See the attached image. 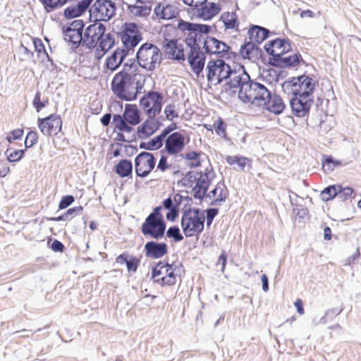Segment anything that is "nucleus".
<instances>
[{"label": "nucleus", "instance_id": "obj_53", "mask_svg": "<svg viewBox=\"0 0 361 361\" xmlns=\"http://www.w3.org/2000/svg\"><path fill=\"white\" fill-rule=\"evenodd\" d=\"M182 214H185L188 216L189 215L196 218H200L202 221H205L204 210L202 211L197 207L188 206V207L182 209Z\"/></svg>", "mask_w": 361, "mask_h": 361}, {"label": "nucleus", "instance_id": "obj_4", "mask_svg": "<svg viewBox=\"0 0 361 361\" xmlns=\"http://www.w3.org/2000/svg\"><path fill=\"white\" fill-rule=\"evenodd\" d=\"M317 82L312 78L305 74L296 77L289 78L283 82V91L288 95L290 92H295L298 95H302L305 97H310L315 91Z\"/></svg>", "mask_w": 361, "mask_h": 361}, {"label": "nucleus", "instance_id": "obj_50", "mask_svg": "<svg viewBox=\"0 0 361 361\" xmlns=\"http://www.w3.org/2000/svg\"><path fill=\"white\" fill-rule=\"evenodd\" d=\"M26 149H15L13 152L9 153V149L5 152L6 159L10 163H15L20 161L25 155Z\"/></svg>", "mask_w": 361, "mask_h": 361}, {"label": "nucleus", "instance_id": "obj_8", "mask_svg": "<svg viewBox=\"0 0 361 361\" xmlns=\"http://www.w3.org/2000/svg\"><path fill=\"white\" fill-rule=\"evenodd\" d=\"M116 6L112 0H96L88 8L90 20L93 23L107 22L116 13Z\"/></svg>", "mask_w": 361, "mask_h": 361}, {"label": "nucleus", "instance_id": "obj_30", "mask_svg": "<svg viewBox=\"0 0 361 361\" xmlns=\"http://www.w3.org/2000/svg\"><path fill=\"white\" fill-rule=\"evenodd\" d=\"M140 258L124 252L116 258V262L121 265L125 264L129 273H135L140 266Z\"/></svg>", "mask_w": 361, "mask_h": 361}, {"label": "nucleus", "instance_id": "obj_22", "mask_svg": "<svg viewBox=\"0 0 361 361\" xmlns=\"http://www.w3.org/2000/svg\"><path fill=\"white\" fill-rule=\"evenodd\" d=\"M188 47L190 49L188 54V63L196 76L200 77L205 65V53L201 50L200 44Z\"/></svg>", "mask_w": 361, "mask_h": 361}, {"label": "nucleus", "instance_id": "obj_37", "mask_svg": "<svg viewBox=\"0 0 361 361\" xmlns=\"http://www.w3.org/2000/svg\"><path fill=\"white\" fill-rule=\"evenodd\" d=\"M220 20L224 23L226 30L238 29L239 20L235 12H224L221 15Z\"/></svg>", "mask_w": 361, "mask_h": 361}, {"label": "nucleus", "instance_id": "obj_3", "mask_svg": "<svg viewBox=\"0 0 361 361\" xmlns=\"http://www.w3.org/2000/svg\"><path fill=\"white\" fill-rule=\"evenodd\" d=\"M136 77H137L136 73L133 75H130L129 73L120 71L115 74L111 80V89L112 92L123 101L131 102L135 100L136 93H132L130 87L133 86Z\"/></svg>", "mask_w": 361, "mask_h": 361}, {"label": "nucleus", "instance_id": "obj_7", "mask_svg": "<svg viewBox=\"0 0 361 361\" xmlns=\"http://www.w3.org/2000/svg\"><path fill=\"white\" fill-rule=\"evenodd\" d=\"M164 40L162 42L163 50L170 60L184 61L185 60L183 44L178 42L176 38L169 39L166 32H173L176 30L174 25L167 24L163 28Z\"/></svg>", "mask_w": 361, "mask_h": 361}, {"label": "nucleus", "instance_id": "obj_47", "mask_svg": "<svg viewBox=\"0 0 361 361\" xmlns=\"http://www.w3.org/2000/svg\"><path fill=\"white\" fill-rule=\"evenodd\" d=\"M128 11L137 16H145L150 13L151 8L147 6H137L135 4H128Z\"/></svg>", "mask_w": 361, "mask_h": 361}, {"label": "nucleus", "instance_id": "obj_39", "mask_svg": "<svg viewBox=\"0 0 361 361\" xmlns=\"http://www.w3.org/2000/svg\"><path fill=\"white\" fill-rule=\"evenodd\" d=\"M226 163L231 166L236 164L238 168L245 171V166L247 165L249 168L251 167V161L247 157L235 155V156H226L225 158Z\"/></svg>", "mask_w": 361, "mask_h": 361}, {"label": "nucleus", "instance_id": "obj_21", "mask_svg": "<svg viewBox=\"0 0 361 361\" xmlns=\"http://www.w3.org/2000/svg\"><path fill=\"white\" fill-rule=\"evenodd\" d=\"M290 106L292 113L298 118L307 116L313 104V99L298 95L295 92H290Z\"/></svg>", "mask_w": 361, "mask_h": 361}, {"label": "nucleus", "instance_id": "obj_9", "mask_svg": "<svg viewBox=\"0 0 361 361\" xmlns=\"http://www.w3.org/2000/svg\"><path fill=\"white\" fill-rule=\"evenodd\" d=\"M270 93L271 91L264 84L251 79L248 82L246 92H244L240 100L244 104L259 107Z\"/></svg>", "mask_w": 361, "mask_h": 361}, {"label": "nucleus", "instance_id": "obj_11", "mask_svg": "<svg viewBox=\"0 0 361 361\" xmlns=\"http://www.w3.org/2000/svg\"><path fill=\"white\" fill-rule=\"evenodd\" d=\"M118 34L123 45V48L121 49H126L128 55L142 39L138 27L135 23H125L123 25L122 30Z\"/></svg>", "mask_w": 361, "mask_h": 361}, {"label": "nucleus", "instance_id": "obj_14", "mask_svg": "<svg viewBox=\"0 0 361 361\" xmlns=\"http://www.w3.org/2000/svg\"><path fill=\"white\" fill-rule=\"evenodd\" d=\"M166 228L164 219L149 214L141 226V232L145 236H149L157 240L164 236Z\"/></svg>", "mask_w": 361, "mask_h": 361}, {"label": "nucleus", "instance_id": "obj_2", "mask_svg": "<svg viewBox=\"0 0 361 361\" xmlns=\"http://www.w3.org/2000/svg\"><path fill=\"white\" fill-rule=\"evenodd\" d=\"M176 29L185 37L187 47L200 44L204 35L212 32V26L207 24L196 23L178 18Z\"/></svg>", "mask_w": 361, "mask_h": 361}, {"label": "nucleus", "instance_id": "obj_38", "mask_svg": "<svg viewBox=\"0 0 361 361\" xmlns=\"http://www.w3.org/2000/svg\"><path fill=\"white\" fill-rule=\"evenodd\" d=\"M83 207L82 206L73 207L68 209L63 214L54 216V217H47V220L49 221H61L71 220L73 216L80 215L82 214Z\"/></svg>", "mask_w": 361, "mask_h": 361}, {"label": "nucleus", "instance_id": "obj_60", "mask_svg": "<svg viewBox=\"0 0 361 361\" xmlns=\"http://www.w3.org/2000/svg\"><path fill=\"white\" fill-rule=\"evenodd\" d=\"M38 141V135L36 131L30 130L26 135L25 140V149L31 148L32 146L36 145Z\"/></svg>", "mask_w": 361, "mask_h": 361}, {"label": "nucleus", "instance_id": "obj_31", "mask_svg": "<svg viewBox=\"0 0 361 361\" xmlns=\"http://www.w3.org/2000/svg\"><path fill=\"white\" fill-rule=\"evenodd\" d=\"M215 44V48L213 51V55L218 56L220 59H225L226 60H236L238 59V54L235 51L231 50V47L224 42L217 39Z\"/></svg>", "mask_w": 361, "mask_h": 361}, {"label": "nucleus", "instance_id": "obj_20", "mask_svg": "<svg viewBox=\"0 0 361 361\" xmlns=\"http://www.w3.org/2000/svg\"><path fill=\"white\" fill-rule=\"evenodd\" d=\"M204 223L205 221H202L200 218L182 214L180 226L183 235L186 238L198 237L204 231Z\"/></svg>", "mask_w": 361, "mask_h": 361}, {"label": "nucleus", "instance_id": "obj_64", "mask_svg": "<svg viewBox=\"0 0 361 361\" xmlns=\"http://www.w3.org/2000/svg\"><path fill=\"white\" fill-rule=\"evenodd\" d=\"M197 173L198 176L202 177L203 178L206 180H209V181H212L214 178L216 177V173L213 169V167L211 164L207 166L204 172L202 171H197Z\"/></svg>", "mask_w": 361, "mask_h": 361}, {"label": "nucleus", "instance_id": "obj_12", "mask_svg": "<svg viewBox=\"0 0 361 361\" xmlns=\"http://www.w3.org/2000/svg\"><path fill=\"white\" fill-rule=\"evenodd\" d=\"M84 27L85 23L82 20H74L62 27L64 39L71 44V48L74 50L82 44Z\"/></svg>", "mask_w": 361, "mask_h": 361}, {"label": "nucleus", "instance_id": "obj_25", "mask_svg": "<svg viewBox=\"0 0 361 361\" xmlns=\"http://www.w3.org/2000/svg\"><path fill=\"white\" fill-rule=\"evenodd\" d=\"M169 247L164 242L150 240L144 245V252L146 257L157 259L163 257L168 253Z\"/></svg>", "mask_w": 361, "mask_h": 361}, {"label": "nucleus", "instance_id": "obj_17", "mask_svg": "<svg viewBox=\"0 0 361 361\" xmlns=\"http://www.w3.org/2000/svg\"><path fill=\"white\" fill-rule=\"evenodd\" d=\"M62 119L60 115L51 114L44 118H38L37 126L45 136L57 135L62 129Z\"/></svg>", "mask_w": 361, "mask_h": 361}, {"label": "nucleus", "instance_id": "obj_5", "mask_svg": "<svg viewBox=\"0 0 361 361\" xmlns=\"http://www.w3.org/2000/svg\"><path fill=\"white\" fill-rule=\"evenodd\" d=\"M233 71L234 72L232 73L231 78L223 85V89L226 93L233 95L235 94L236 91L232 90L239 88L238 97L240 99L244 92H246V88L251 78L245 66L242 64L235 66Z\"/></svg>", "mask_w": 361, "mask_h": 361}, {"label": "nucleus", "instance_id": "obj_63", "mask_svg": "<svg viewBox=\"0 0 361 361\" xmlns=\"http://www.w3.org/2000/svg\"><path fill=\"white\" fill-rule=\"evenodd\" d=\"M23 129L17 128L10 131L6 137V140L9 142L12 143L14 140H20L23 135Z\"/></svg>", "mask_w": 361, "mask_h": 361}, {"label": "nucleus", "instance_id": "obj_36", "mask_svg": "<svg viewBox=\"0 0 361 361\" xmlns=\"http://www.w3.org/2000/svg\"><path fill=\"white\" fill-rule=\"evenodd\" d=\"M115 172L122 178H131L133 173L132 161L127 159L120 160L115 166Z\"/></svg>", "mask_w": 361, "mask_h": 361}, {"label": "nucleus", "instance_id": "obj_18", "mask_svg": "<svg viewBox=\"0 0 361 361\" xmlns=\"http://www.w3.org/2000/svg\"><path fill=\"white\" fill-rule=\"evenodd\" d=\"M185 136L179 131L171 133L165 138L164 148L161 149L164 152H166L169 156H179L185 147Z\"/></svg>", "mask_w": 361, "mask_h": 361}, {"label": "nucleus", "instance_id": "obj_44", "mask_svg": "<svg viewBox=\"0 0 361 361\" xmlns=\"http://www.w3.org/2000/svg\"><path fill=\"white\" fill-rule=\"evenodd\" d=\"M115 45V39L113 35L110 32L104 34L102 37L100 38L98 42L97 46L102 50L109 51Z\"/></svg>", "mask_w": 361, "mask_h": 361}, {"label": "nucleus", "instance_id": "obj_40", "mask_svg": "<svg viewBox=\"0 0 361 361\" xmlns=\"http://www.w3.org/2000/svg\"><path fill=\"white\" fill-rule=\"evenodd\" d=\"M112 118V123L114 125V132L118 130L120 132L131 133L133 130V127L134 126H130L128 122L121 119L119 114H114Z\"/></svg>", "mask_w": 361, "mask_h": 361}, {"label": "nucleus", "instance_id": "obj_33", "mask_svg": "<svg viewBox=\"0 0 361 361\" xmlns=\"http://www.w3.org/2000/svg\"><path fill=\"white\" fill-rule=\"evenodd\" d=\"M221 185L225 186L224 183L219 182L214 188L209 192H206L205 198L212 199L209 205H221V204L226 201L227 194L224 192V190L221 188Z\"/></svg>", "mask_w": 361, "mask_h": 361}, {"label": "nucleus", "instance_id": "obj_24", "mask_svg": "<svg viewBox=\"0 0 361 361\" xmlns=\"http://www.w3.org/2000/svg\"><path fill=\"white\" fill-rule=\"evenodd\" d=\"M261 104V106H259V108L275 115L282 114L286 109V104H284L281 97L276 93H272L271 92L270 95L267 97Z\"/></svg>", "mask_w": 361, "mask_h": 361}, {"label": "nucleus", "instance_id": "obj_59", "mask_svg": "<svg viewBox=\"0 0 361 361\" xmlns=\"http://www.w3.org/2000/svg\"><path fill=\"white\" fill-rule=\"evenodd\" d=\"M33 45L35 47V51L37 52L38 54H40L42 52L46 56L47 61L52 63L51 58L49 56L47 51L45 49L43 42L39 38H33Z\"/></svg>", "mask_w": 361, "mask_h": 361}, {"label": "nucleus", "instance_id": "obj_13", "mask_svg": "<svg viewBox=\"0 0 361 361\" xmlns=\"http://www.w3.org/2000/svg\"><path fill=\"white\" fill-rule=\"evenodd\" d=\"M286 54L277 53L274 57H269L267 65L279 68H297L300 64H307L299 51L285 56Z\"/></svg>", "mask_w": 361, "mask_h": 361}, {"label": "nucleus", "instance_id": "obj_48", "mask_svg": "<svg viewBox=\"0 0 361 361\" xmlns=\"http://www.w3.org/2000/svg\"><path fill=\"white\" fill-rule=\"evenodd\" d=\"M343 310V308L342 307L340 309L334 307L327 310L324 315L319 319V323L326 324L328 322L332 321L335 317L339 315Z\"/></svg>", "mask_w": 361, "mask_h": 361}, {"label": "nucleus", "instance_id": "obj_15", "mask_svg": "<svg viewBox=\"0 0 361 361\" xmlns=\"http://www.w3.org/2000/svg\"><path fill=\"white\" fill-rule=\"evenodd\" d=\"M134 163L137 176L145 178L154 169L156 158L152 153L143 151L135 157Z\"/></svg>", "mask_w": 361, "mask_h": 361}, {"label": "nucleus", "instance_id": "obj_49", "mask_svg": "<svg viewBox=\"0 0 361 361\" xmlns=\"http://www.w3.org/2000/svg\"><path fill=\"white\" fill-rule=\"evenodd\" d=\"M165 232L166 237L173 239L176 243L180 242L183 240V235L181 233L177 225L170 226Z\"/></svg>", "mask_w": 361, "mask_h": 361}, {"label": "nucleus", "instance_id": "obj_35", "mask_svg": "<svg viewBox=\"0 0 361 361\" xmlns=\"http://www.w3.org/2000/svg\"><path fill=\"white\" fill-rule=\"evenodd\" d=\"M163 207L168 210L166 218L171 222H174L178 217L180 207L173 202L171 195L162 201Z\"/></svg>", "mask_w": 361, "mask_h": 361}, {"label": "nucleus", "instance_id": "obj_34", "mask_svg": "<svg viewBox=\"0 0 361 361\" xmlns=\"http://www.w3.org/2000/svg\"><path fill=\"white\" fill-rule=\"evenodd\" d=\"M221 11V6L214 2L207 3L200 6V15L204 20H210Z\"/></svg>", "mask_w": 361, "mask_h": 361}, {"label": "nucleus", "instance_id": "obj_51", "mask_svg": "<svg viewBox=\"0 0 361 361\" xmlns=\"http://www.w3.org/2000/svg\"><path fill=\"white\" fill-rule=\"evenodd\" d=\"M202 2V0H197L195 2V4L188 8L187 12L191 20L195 19H202V16L200 15V6L205 4Z\"/></svg>", "mask_w": 361, "mask_h": 361}, {"label": "nucleus", "instance_id": "obj_23", "mask_svg": "<svg viewBox=\"0 0 361 361\" xmlns=\"http://www.w3.org/2000/svg\"><path fill=\"white\" fill-rule=\"evenodd\" d=\"M264 49L270 57H274L277 53L287 54L292 50L291 42L288 38L278 37L268 41Z\"/></svg>", "mask_w": 361, "mask_h": 361}, {"label": "nucleus", "instance_id": "obj_55", "mask_svg": "<svg viewBox=\"0 0 361 361\" xmlns=\"http://www.w3.org/2000/svg\"><path fill=\"white\" fill-rule=\"evenodd\" d=\"M184 271V269L182 264L180 265H174L173 269L167 273L166 278L170 283L173 286L176 283V277L177 276H180L181 272Z\"/></svg>", "mask_w": 361, "mask_h": 361}, {"label": "nucleus", "instance_id": "obj_19", "mask_svg": "<svg viewBox=\"0 0 361 361\" xmlns=\"http://www.w3.org/2000/svg\"><path fill=\"white\" fill-rule=\"evenodd\" d=\"M238 58L240 56L243 59L249 60L252 62L261 61L262 63L267 65V60L263 50L252 42L245 40L239 49Z\"/></svg>", "mask_w": 361, "mask_h": 361}, {"label": "nucleus", "instance_id": "obj_28", "mask_svg": "<svg viewBox=\"0 0 361 361\" xmlns=\"http://www.w3.org/2000/svg\"><path fill=\"white\" fill-rule=\"evenodd\" d=\"M247 34L249 35V41L256 43L259 46L271 36V32L264 27L251 25L248 29Z\"/></svg>", "mask_w": 361, "mask_h": 361}, {"label": "nucleus", "instance_id": "obj_58", "mask_svg": "<svg viewBox=\"0 0 361 361\" xmlns=\"http://www.w3.org/2000/svg\"><path fill=\"white\" fill-rule=\"evenodd\" d=\"M49 103L48 99L42 101L41 93L37 91L32 101V105L35 107L37 112H39L43 108H44Z\"/></svg>", "mask_w": 361, "mask_h": 361}, {"label": "nucleus", "instance_id": "obj_57", "mask_svg": "<svg viewBox=\"0 0 361 361\" xmlns=\"http://www.w3.org/2000/svg\"><path fill=\"white\" fill-rule=\"evenodd\" d=\"M163 150H160V159L157 166V170H160L161 172L166 171L170 169L171 165L168 163V154L166 152L163 153Z\"/></svg>", "mask_w": 361, "mask_h": 361}, {"label": "nucleus", "instance_id": "obj_16", "mask_svg": "<svg viewBox=\"0 0 361 361\" xmlns=\"http://www.w3.org/2000/svg\"><path fill=\"white\" fill-rule=\"evenodd\" d=\"M106 26L101 23H93L89 25L84 31L82 44L88 49L97 46L98 42L106 32Z\"/></svg>", "mask_w": 361, "mask_h": 361}, {"label": "nucleus", "instance_id": "obj_6", "mask_svg": "<svg viewBox=\"0 0 361 361\" xmlns=\"http://www.w3.org/2000/svg\"><path fill=\"white\" fill-rule=\"evenodd\" d=\"M161 56L160 49L155 44L145 42L138 49L136 60L141 68L152 71L156 68L157 63H161Z\"/></svg>", "mask_w": 361, "mask_h": 361}, {"label": "nucleus", "instance_id": "obj_32", "mask_svg": "<svg viewBox=\"0 0 361 361\" xmlns=\"http://www.w3.org/2000/svg\"><path fill=\"white\" fill-rule=\"evenodd\" d=\"M212 182L198 176L192 188V196L196 200L202 201L205 198L206 192H208Z\"/></svg>", "mask_w": 361, "mask_h": 361}, {"label": "nucleus", "instance_id": "obj_27", "mask_svg": "<svg viewBox=\"0 0 361 361\" xmlns=\"http://www.w3.org/2000/svg\"><path fill=\"white\" fill-rule=\"evenodd\" d=\"M93 0H81L76 5L66 8L63 16L66 19H73L82 16L92 4Z\"/></svg>", "mask_w": 361, "mask_h": 361}, {"label": "nucleus", "instance_id": "obj_54", "mask_svg": "<svg viewBox=\"0 0 361 361\" xmlns=\"http://www.w3.org/2000/svg\"><path fill=\"white\" fill-rule=\"evenodd\" d=\"M226 123L224 122V119L221 117L214 121L213 124V127L215 130L216 133L221 136V137H226Z\"/></svg>", "mask_w": 361, "mask_h": 361}, {"label": "nucleus", "instance_id": "obj_29", "mask_svg": "<svg viewBox=\"0 0 361 361\" xmlns=\"http://www.w3.org/2000/svg\"><path fill=\"white\" fill-rule=\"evenodd\" d=\"M141 113L136 104H126L124 111L120 117L130 126H137L141 122Z\"/></svg>", "mask_w": 361, "mask_h": 361}, {"label": "nucleus", "instance_id": "obj_10", "mask_svg": "<svg viewBox=\"0 0 361 361\" xmlns=\"http://www.w3.org/2000/svg\"><path fill=\"white\" fill-rule=\"evenodd\" d=\"M233 69L231 66L222 59L216 60L211 59L207 65V79L208 82H212L214 77H217L216 84H221L224 80H227L232 75Z\"/></svg>", "mask_w": 361, "mask_h": 361}, {"label": "nucleus", "instance_id": "obj_46", "mask_svg": "<svg viewBox=\"0 0 361 361\" xmlns=\"http://www.w3.org/2000/svg\"><path fill=\"white\" fill-rule=\"evenodd\" d=\"M197 176L198 174L197 173V171H190L187 172L184 175V176L178 181V185H180L182 186L188 188H192L193 184L197 180Z\"/></svg>", "mask_w": 361, "mask_h": 361}, {"label": "nucleus", "instance_id": "obj_26", "mask_svg": "<svg viewBox=\"0 0 361 361\" xmlns=\"http://www.w3.org/2000/svg\"><path fill=\"white\" fill-rule=\"evenodd\" d=\"M128 56V52L126 49L118 47L106 59L104 67L111 71H115L120 67Z\"/></svg>", "mask_w": 361, "mask_h": 361}, {"label": "nucleus", "instance_id": "obj_43", "mask_svg": "<svg viewBox=\"0 0 361 361\" xmlns=\"http://www.w3.org/2000/svg\"><path fill=\"white\" fill-rule=\"evenodd\" d=\"M338 190L340 191H338L337 197L341 202L351 201L356 196L355 191L350 187H343L342 185L338 184Z\"/></svg>", "mask_w": 361, "mask_h": 361}, {"label": "nucleus", "instance_id": "obj_61", "mask_svg": "<svg viewBox=\"0 0 361 361\" xmlns=\"http://www.w3.org/2000/svg\"><path fill=\"white\" fill-rule=\"evenodd\" d=\"M219 212V209L217 207H211L204 210V214H206L205 221L208 227L212 225L214 219L218 215Z\"/></svg>", "mask_w": 361, "mask_h": 361}, {"label": "nucleus", "instance_id": "obj_1", "mask_svg": "<svg viewBox=\"0 0 361 361\" xmlns=\"http://www.w3.org/2000/svg\"><path fill=\"white\" fill-rule=\"evenodd\" d=\"M163 95L158 91L149 90L140 99V105L147 116V119L137 128L140 139H146L154 135L162 126L156 118L162 109Z\"/></svg>", "mask_w": 361, "mask_h": 361}, {"label": "nucleus", "instance_id": "obj_56", "mask_svg": "<svg viewBox=\"0 0 361 361\" xmlns=\"http://www.w3.org/2000/svg\"><path fill=\"white\" fill-rule=\"evenodd\" d=\"M204 39L203 49L205 54L213 55V51L215 48V44L217 38L211 36H207Z\"/></svg>", "mask_w": 361, "mask_h": 361}, {"label": "nucleus", "instance_id": "obj_52", "mask_svg": "<svg viewBox=\"0 0 361 361\" xmlns=\"http://www.w3.org/2000/svg\"><path fill=\"white\" fill-rule=\"evenodd\" d=\"M179 15V9L175 6L167 4L162 9V19L169 20L176 18Z\"/></svg>", "mask_w": 361, "mask_h": 361}, {"label": "nucleus", "instance_id": "obj_41", "mask_svg": "<svg viewBox=\"0 0 361 361\" xmlns=\"http://www.w3.org/2000/svg\"><path fill=\"white\" fill-rule=\"evenodd\" d=\"M188 190H181L180 193H176L172 197L173 202L176 205L180 207L183 202H185L183 208H186L188 206H192L193 204L192 198L188 195Z\"/></svg>", "mask_w": 361, "mask_h": 361}, {"label": "nucleus", "instance_id": "obj_62", "mask_svg": "<svg viewBox=\"0 0 361 361\" xmlns=\"http://www.w3.org/2000/svg\"><path fill=\"white\" fill-rule=\"evenodd\" d=\"M151 145H152V149L153 150H158L161 149V147L163 145H164L165 142V137L160 133L153 138H152L150 140Z\"/></svg>", "mask_w": 361, "mask_h": 361}, {"label": "nucleus", "instance_id": "obj_42", "mask_svg": "<svg viewBox=\"0 0 361 361\" xmlns=\"http://www.w3.org/2000/svg\"><path fill=\"white\" fill-rule=\"evenodd\" d=\"M338 187V184H334L324 188L320 192V199L326 202L337 197Z\"/></svg>", "mask_w": 361, "mask_h": 361}, {"label": "nucleus", "instance_id": "obj_45", "mask_svg": "<svg viewBox=\"0 0 361 361\" xmlns=\"http://www.w3.org/2000/svg\"><path fill=\"white\" fill-rule=\"evenodd\" d=\"M343 166L342 161L328 155L322 160V168L324 171L331 172L335 168Z\"/></svg>", "mask_w": 361, "mask_h": 361}]
</instances>
